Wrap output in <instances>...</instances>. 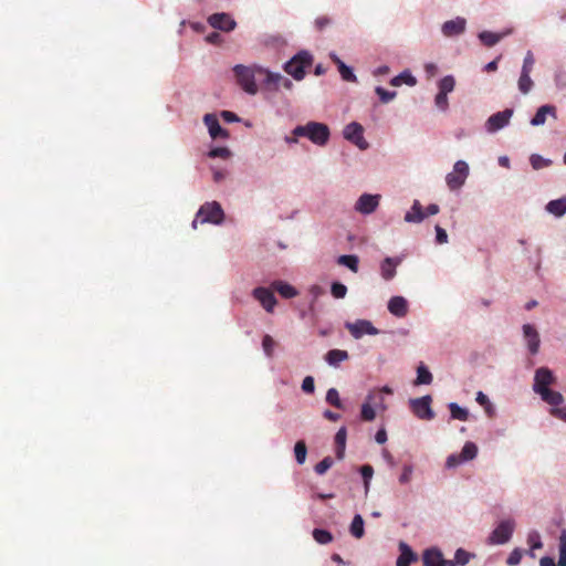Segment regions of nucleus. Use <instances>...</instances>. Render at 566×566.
Instances as JSON below:
<instances>
[{
	"label": "nucleus",
	"mask_w": 566,
	"mask_h": 566,
	"mask_svg": "<svg viewBox=\"0 0 566 566\" xmlns=\"http://www.w3.org/2000/svg\"><path fill=\"white\" fill-rule=\"evenodd\" d=\"M223 218L224 212L219 202H207L200 207L196 219L192 221V228L196 229L199 221L201 223L209 222L213 224H220L223 221Z\"/></svg>",
	"instance_id": "20e7f679"
},
{
	"label": "nucleus",
	"mask_w": 566,
	"mask_h": 566,
	"mask_svg": "<svg viewBox=\"0 0 566 566\" xmlns=\"http://www.w3.org/2000/svg\"><path fill=\"white\" fill-rule=\"evenodd\" d=\"M315 389L314 378L306 376L302 382V390L306 394H313Z\"/></svg>",
	"instance_id": "052dcab7"
},
{
	"label": "nucleus",
	"mask_w": 566,
	"mask_h": 566,
	"mask_svg": "<svg viewBox=\"0 0 566 566\" xmlns=\"http://www.w3.org/2000/svg\"><path fill=\"white\" fill-rule=\"evenodd\" d=\"M412 473H413V468L412 465L410 464H406L403 465L402 468V472L399 476V483L400 484H407L411 481V478H412Z\"/></svg>",
	"instance_id": "603ef678"
},
{
	"label": "nucleus",
	"mask_w": 566,
	"mask_h": 566,
	"mask_svg": "<svg viewBox=\"0 0 566 566\" xmlns=\"http://www.w3.org/2000/svg\"><path fill=\"white\" fill-rule=\"evenodd\" d=\"M252 295L253 297L260 302V304L262 305V307L268 312V313H273L274 311V307L277 303L275 296H274V293H273V290L270 287H255L253 291H252Z\"/></svg>",
	"instance_id": "9b49d317"
},
{
	"label": "nucleus",
	"mask_w": 566,
	"mask_h": 566,
	"mask_svg": "<svg viewBox=\"0 0 566 566\" xmlns=\"http://www.w3.org/2000/svg\"><path fill=\"white\" fill-rule=\"evenodd\" d=\"M259 72L264 73L263 85L266 90L277 91L281 86L285 90H292L293 87L292 81L280 73H273L265 69H259Z\"/></svg>",
	"instance_id": "6e6552de"
},
{
	"label": "nucleus",
	"mask_w": 566,
	"mask_h": 566,
	"mask_svg": "<svg viewBox=\"0 0 566 566\" xmlns=\"http://www.w3.org/2000/svg\"><path fill=\"white\" fill-rule=\"evenodd\" d=\"M361 476L365 481V484H368V481L373 478L374 469L371 465H363L360 469Z\"/></svg>",
	"instance_id": "0e129e2a"
},
{
	"label": "nucleus",
	"mask_w": 566,
	"mask_h": 566,
	"mask_svg": "<svg viewBox=\"0 0 566 566\" xmlns=\"http://www.w3.org/2000/svg\"><path fill=\"white\" fill-rule=\"evenodd\" d=\"M546 210L556 217H563L566 213V197L549 201Z\"/></svg>",
	"instance_id": "bb28decb"
},
{
	"label": "nucleus",
	"mask_w": 566,
	"mask_h": 566,
	"mask_svg": "<svg viewBox=\"0 0 566 566\" xmlns=\"http://www.w3.org/2000/svg\"><path fill=\"white\" fill-rule=\"evenodd\" d=\"M530 161H531L532 167H533L535 170H538V169H542V168H544V167H547V166H549V164H551V160L545 159V158H543L542 156H539V155H537V154H533V155L530 157Z\"/></svg>",
	"instance_id": "79ce46f5"
},
{
	"label": "nucleus",
	"mask_w": 566,
	"mask_h": 566,
	"mask_svg": "<svg viewBox=\"0 0 566 566\" xmlns=\"http://www.w3.org/2000/svg\"><path fill=\"white\" fill-rule=\"evenodd\" d=\"M462 462H463V460L460 454H450L447 458L446 465H447V468H455L457 465H459Z\"/></svg>",
	"instance_id": "e2e57ef3"
},
{
	"label": "nucleus",
	"mask_w": 566,
	"mask_h": 566,
	"mask_svg": "<svg viewBox=\"0 0 566 566\" xmlns=\"http://www.w3.org/2000/svg\"><path fill=\"white\" fill-rule=\"evenodd\" d=\"M476 402H478L480 406L484 407L485 412H486L489 416H491V415L493 413V407H492V405H491V402H490V400H489L488 396H486V395H484L482 391H479V392L476 394Z\"/></svg>",
	"instance_id": "de8ad7c7"
},
{
	"label": "nucleus",
	"mask_w": 566,
	"mask_h": 566,
	"mask_svg": "<svg viewBox=\"0 0 566 566\" xmlns=\"http://www.w3.org/2000/svg\"><path fill=\"white\" fill-rule=\"evenodd\" d=\"M312 62L313 56L306 51H301L285 63L284 71L294 80L301 81L305 76V69L311 66Z\"/></svg>",
	"instance_id": "39448f33"
},
{
	"label": "nucleus",
	"mask_w": 566,
	"mask_h": 566,
	"mask_svg": "<svg viewBox=\"0 0 566 566\" xmlns=\"http://www.w3.org/2000/svg\"><path fill=\"white\" fill-rule=\"evenodd\" d=\"M436 241L439 244H443L448 242V234L443 228L440 226H436Z\"/></svg>",
	"instance_id": "680f3d73"
},
{
	"label": "nucleus",
	"mask_w": 566,
	"mask_h": 566,
	"mask_svg": "<svg viewBox=\"0 0 566 566\" xmlns=\"http://www.w3.org/2000/svg\"><path fill=\"white\" fill-rule=\"evenodd\" d=\"M346 438H347L346 428L345 427L339 428L335 434L336 457L339 460L344 458L345 447H346Z\"/></svg>",
	"instance_id": "cd10ccee"
},
{
	"label": "nucleus",
	"mask_w": 566,
	"mask_h": 566,
	"mask_svg": "<svg viewBox=\"0 0 566 566\" xmlns=\"http://www.w3.org/2000/svg\"><path fill=\"white\" fill-rule=\"evenodd\" d=\"M326 401L329 405L334 406L335 408H338V409L343 408V403H342V400L339 398V394H338L337 389H335V388H331V389L327 390Z\"/></svg>",
	"instance_id": "a19ab883"
},
{
	"label": "nucleus",
	"mask_w": 566,
	"mask_h": 566,
	"mask_svg": "<svg viewBox=\"0 0 566 566\" xmlns=\"http://www.w3.org/2000/svg\"><path fill=\"white\" fill-rule=\"evenodd\" d=\"M271 289L284 298H293L298 295V292L294 286L281 280L273 281L271 283Z\"/></svg>",
	"instance_id": "412c9836"
},
{
	"label": "nucleus",
	"mask_w": 566,
	"mask_h": 566,
	"mask_svg": "<svg viewBox=\"0 0 566 566\" xmlns=\"http://www.w3.org/2000/svg\"><path fill=\"white\" fill-rule=\"evenodd\" d=\"M555 382L556 377L549 368L539 367L535 370L533 390L549 406H560L564 402V396L549 388Z\"/></svg>",
	"instance_id": "f257e3e1"
},
{
	"label": "nucleus",
	"mask_w": 566,
	"mask_h": 566,
	"mask_svg": "<svg viewBox=\"0 0 566 566\" xmlns=\"http://www.w3.org/2000/svg\"><path fill=\"white\" fill-rule=\"evenodd\" d=\"M442 553L437 548L426 549L422 556L424 566H442Z\"/></svg>",
	"instance_id": "393cba45"
},
{
	"label": "nucleus",
	"mask_w": 566,
	"mask_h": 566,
	"mask_svg": "<svg viewBox=\"0 0 566 566\" xmlns=\"http://www.w3.org/2000/svg\"><path fill=\"white\" fill-rule=\"evenodd\" d=\"M478 454V447L473 442H465L460 453L463 462L473 460Z\"/></svg>",
	"instance_id": "473e14b6"
},
{
	"label": "nucleus",
	"mask_w": 566,
	"mask_h": 566,
	"mask_svg": "<svg viewBox=\"0 0 566 566\" xmlns=\"http://www.w3.org/2000/svg\"><path fill=\"white\" fill-rule=\"evenodd\" d=\"M431 396L427 395L420 398L410 400V409L416 417L421 420H431L434 418V412L431 408Z\"/></svg>",
	"instance_id": "0eeeda50"
},
{
	"label": "nucleus",
	"mask_w": 566,
	"mask_h": 566,
	"mask_svg": "<svg viewBox=\"0 0 566 566\" xmlns=\"http://www.w3.org/2000/svg\"><path fill=\"white\" fill-rule=\"evenodd\" d=\"M559 553L566 554V531H563L559 536Z\"/></svg>",
	"instance_id": "774afa93"
},
{
	"label": "nucleus",
	"mask_w": 566,
	"mask_h": 566,
	"mask_svg": "<svg viewBox=\"0 0 566 566\" xmlns=\"http://www.w3.org/2000/svg\"><path fill=\"white\" fill-rule=\"evenodd\" d=\"M434 102L440 109L446 111L449 106L448 94L439 92L436 96Z\"/></svg>",
	"instance_id": "bf43d9fd"
},
{
	"label": "nucleus",
	"mask_w": 566,
	"mask_h": 566,
	"mask_svg": "<svg viewBox=\"0 0 566 566\" xmlns=\"http://www.w3.org/2000/svg\"><path fill=\"white\" fill-rule=\"evenodd\" d=\"M208 156L211 158L228 159L231 156V151L227 147H216L208 153Z\"/></svg>",
	"instance_id": "49530a36"
},
{
	"label": "nucleus",
	"mask_w": 566,
	"mask_h": 566,
	"mask_svg": "<svg viewBox=\"0 0 566 566\" xmlns=\"http://www.w3.org/2000/svg\"><path fill=\"white\" fill-rule=\"evenodd\" d=\"M380 196L364 193L355 203V210L361 214L373 213L379 206Z\"/></svg>",
	"instance_id": "ddd939ff"
},
{
	"label": "nucleus",
	"mask_w": 566,
	"mask_h": 566,
	"mask_svg": "<svg viewBox=\"0 0 566 566\" xmlns=\"http://www.w3.org/2000/svg\"><path fill=\"white\" fill-rule=\"evenodd\" d=\"M345 327L348 329L350 335L359 339L364 335H377L379 331L371 324V322L367 319H357L353 323H346Z\"/></svg>",
	"instance_id": "9d476101"
},
{
	"label": "nucleus",
	"mask_w": 566,
	"mask_h": 566,
	"mask_svg": "<svg viewBox=\"0 0 566 566\" xmlns=\"http://www.w3.org/2000/svg\"><path fill=\"white\" fill-rule=\"evenodd\" d=\"M533 87V81L531 78V73L521 72L518 78V90L523 94H527Z\"/></svg>",
	"instance_id": "c9c22d12"
},
{
	"label": "nucleus",
	"mask_w": 566,
	"mask_h": 566,
	"mask_svg": "<svg viewBox=\"0 0 566 566\" xmlns=\"http://www.w3.org/2000/svg\"><path fill=\"white\" fill-rule=\"evenodd\" d=\"M400 555L397 559V566H410V564L417 560V555L412 552L410 546L403 542L399 544Z\"/></svg>",
	"instance_id": "4be33fe9"
},
{
	"label": "nucleus",
	"mask_w": 566,
	"mask_h": 566,
	"mask_svg": "<svg viewBox=\"0 0 566 566\" xmlns=\"http://www.w3.org/2000/svg\"><path fill=\"white\" fill-rule=\"evenodd\" d=\"M259 66L249 67L242 64H238L233 67V72L238 84L248 94L254 95L258 92V85L255 83V75L263 74L259 72Z\"/></svg>",
	"instance_id": "7ed1b4c3"
},
{
	"label": "nucleus",
	"mask_w": 566,
	"mask_h": 566,
	"mask_svg": "<svg viewBox=\"0 0 566 566\" xmlns=\"http://www.w3.org/2000/svg\"><path fill=\"white\" fill-rule=\"evenodd\" d=\"M388 311L397 317H405L408 314L407 300L402 296H392L388 302Z\"/></svg>",
	"instance_id": "6ab92c4d"
},
{
	"label": "nucleus",
	"mask_w": 566,
	"mask_h": 566,
	"mask_svg": "<svg viewBox=\"0 0 566 566\" xmlns=\"http://www.w3.org/2000/svg\"><path fill=\"white\" fill-rule=\"evenodd\" d=\"M523 334L525 339L527 340L528 350L531 354L535 355L537 354L539 349V335L535 327L531 324H525L523 326Z\"/></svg>",
	"instance_id": "a211bd4d"
},
{
	"label": "nucleus",
	"mask_w": 566,
	"mask_h": 566,
	"mask_svg": "<svg viewBox=\"0 0 566 566\" xmlns=\"http://www.w3.org/2000/svg\"><path fill=\"white\" fill-rule=\"evenodd\" d=\"M337 263L339 265H344L346 268H348L352 272L354 273H357L358 272V264H359V259L357 255H354V254H344V255H340L338 259H337Z\"/></svg>",
	"instance_id": "c85d7f7f"
},
{
	"label": "nucleus",
	"mask_w": 566,
	"mask_h": 566,
	"mask_svg": "<svg viewBox=\"0 0 566 566\" xmlns=\"http://www.w3.org/2000/svg\"><path fill=\"white\" fill-rule=\"evenodd\" d=\"M527 543L531 547V549H539L542 548L543 544L541 541V536L537 532H531L527 536Z\"/></svg>",
	"instance_id": "8fccbe9b"
},
{
	"label": "nucleus",
	"mask_w": 566,
	"mask_h": 566,
	"mask_svg": "<svg viewBox=\"0 0 566 566\" xmlns=\"http://www.w3.org/2000/svg\"><path fill=\"white\" fill-rule=\"evenodd\" d=\"M522 556H523V553L521 549L518 548H515L511 552V554L509 555L507 557V560L506 563L510 565V566H515L517 564H520L521 559H522Z\"/></svg>",
	"instance_id": "6e6d98bb"
},
{
	"label": "nucleus",
	"mask_w": 566,
	"mask_h": 566,
	"mask_svg": "<svg viewBox=\"0 0 566 566\" xmlns=\"http://www.w3.org/2000/svg\"><path fill=\"white\" fill-rule=\"evenodd\" d=\"M469 175V166L463 160H458L453 166V171L449 172L446 177V182L450 190H458L461 188Z\"/></svg>",
	"instance_id": "423d86ee"
},
{
	"label": "nucleus",
	"mask_w": 566,
	"mask_h": 566,
	"mask_svg": "<svg viewBox=\"0 0 566 566\" xmlns=\"http://www.w3.org/2000/svg\"><path fill=\"white\" fill-rule=\"evenodd\" d=\"M455 81L452 75H447L439 81V92L448 94L454 90Z\"/></svg>",
	"instance_id": "58836bf2"
},
{
	"label": "nucleus",
	"mask_w": 566,
	"mask_h": 566,
	"mask_svg": "<svg viewBox=\"0 0 566 566\" xmlns=\"http://www.w3.org/2000/svg\"><path fill=\"white\" fill-rule=\"evenodd\" d=\"M350 534L356 538H361L365 534L364 530V520L363 517L357 514L354 516L350 527H349Z\"/></svg>",
	"instance_id": "7c9ffc66"
},
{
	"label": "nucleus",
	"mask_w": 566,
	"mask_h": 566,
	"mask_svg": "<svg viewBox=\"0 0 566 566\" xmlns=\"http://www.w3.org/2000/svg\"><path fill=\"white\" fill-rule=\"evenodd\" d=\"M551 115L554 119L557 118L556 107L554 105H543L541 106L534 117L531 119V124L533 126L544 125L546 122V116Z\"/></svg>",
	"instance_id": "aec40b11"
},
{
	"label": "nucleus",
	"mask_w": 566,
	"mask_h": 566,
	"mask_svg": "<svg viewBox=\"0 0 566 566\" xmlns=\"http://www.w3.org/2000/svg\"><path fill=\"white\" fill-rule=\"evenodd\" d=\"M467 21L464 18L457 17L453 20L446 21L442 24L441 31L443 35L451 38L459 35L465 31Z\"/></svg>",
	"instance_id": "f3484780"
},
{
	"label": "nucleus",
	"mask_w": 566,
	"mask_h": 566,
	"mask_svg": "<svg viewBox=\"0 0 566 566\" xmlns=\"http://www.w3.org/2000/svg\"><path fill=\"white\" fill-rule=\"evenodd\" d=\"M367 400L375 407L385 410V399L380 391L373 390L368 394Z\"/></svg>",
	"instance_id": "ea45409f"
},
{
	"label": "nucleus",
	"mask_w": 566,
	"mask_h": 566,
	"mask_svg": "<svg viewBox=\"0 0 566 566\" xmlns=\"http://www.w3.org/2000/svg\"><path fill=\"white\" fill-rule=\"evenodd\" d=\"M360 418L364 421H373L376 418L375 407L367 399L361 405Z\"/></svg>",
	"instance_id": "f704fd0d"
},
{
	"label": "nucleus",
	"mask_w": 566,
	"mask_h": 566,
	"mask_svg": "<svg viewBox=\"0 0 566 566\" xmlns=\"http://www.w3.org/2000/svg\"><path fill=\"white\" fill-rule=\"evenodd\" d=\"M449 410H450L451 417L453 419H458V420H461V421H467L468 418H469V411L467 409L460 407L455 402H451L449 405Z\"/></svg>",
	"instance_id": "72a5a7b5"
},
{
	"label": "nucleus",
	"mask_w": 566,
	"mask_h": 566,
	"mask_svg": "<svg viewBox=\"0 0 566 566\" xmlns=\"http://www.w3.org/2000/svg\"><path fill=\"white\" fill-rule=\"evenodd\" d=\"M221 116L226 122H229V123H234V122L239 120V117L230 111H222Z\"/></svg>",
	"instance_id": "69168bd1"
},
{
	"label": "nucleus",
	"mask_w": 566,
	"mask_h": 566,
	"mask_svg": "<svg viewBox=\"0 0 566 566\" xmlns=\"http://www.w3.org/2000/svg\"><path fill=\"white\" fill-rule=\"evenodd\" d=\"M208 23L213 29L224 32H230L237 27V22L231 18V15L224 12L211 14L208 18Z\"/></svg>",
	"instance_id": "4468645a"
},
{
	"label": "nucleus",
	"mask_w": 566,
	"mask_h": 566,
	"mask_svg": "<svg viewBox=\"0 0 566 566\" xmlns=\"http://www.w3.org/2000/svg\"><path fill=\"white\" fill-rule=\"evenodd\" d=\"M203 123L208 127L209 134L213 139L229 137L228 130L220 126L219 120L214 114H206L203 117Z\"/></svg>",
	"instance_id": "dca6fc26"
},
{
	"label": "nucleus",
	"mask_w": 566,
	"mask_h": 566,
	"mask_svg": "<svg viewBox=\"0 0 566 566\" xmlns=\"http://www.w3.org/2000/svg\"><path fill=\"white\" fill-rule=\"evenodd\" d=\"M512 114L513 111L507 108L491 115L486 122L488 132L494 133L505 127L509 124Z\"/></svg>",
	"instance_id": "2eb2a0df"
},
{
	"label": "nucleus",
	"mask_w": 566,
	"mask_h": 566,
	"mask_svg": "<svg viewBox=\"0 0 566 566\" xmlns=\"http://www.w3.org/2000/svg\"><path fill=\"white\" fill-rule=\"evenodd\" d=\"M376 94L379 96L380 101L382 103H389L390 101H392L397 93L395 91L390 92V91H387L385 90L384 87L381 86H377L376 90H375Z\"/></svg>",
	"instance_id": "a18cd8bd"
},
{
	"label": "nucleus",
	"mask_w": 566,
	"mask_h": 566,
	"mask_svg": "<svg viewBox=\"0 0 566 566\" xmlns=\"http://www.w3.org/2000/svg\"><path fill=\"white\" fill-rule=\"evenodd\" d=\"M549 413L553 417L566 422V406L565 407L552 406Z\"/></svg>",
	"instance_id": "4d7b16f0"
},
{
	"label": "nucleus",
	"mask_w": 566,
	"mask_h": 566,
	"mask_svg": "<svg viewBox=\"0 0 566 566\" xmlns=\"http://www.w3.org/2000/svg\"><path fill=\"white\" fill-rule=\"evenodd\" d=\"M432 374L423 364H420L417 368V378L415 380V385H429L432 382Z\"/></svg>",
	"instance_id": "c756f323"
},
{
	"label": "nucleus",
	"mask_w": 566,
	"mask_h": 566,
	"mask_svg": "<svg viewBox=\"0 0 566 566\" xmlns=\"http://www.w3.org/2000/svg\"><path fill=\"white\" fill-rule=\"evenodd\" d=\"M294 454H295L296 462L298 464H303L305 462L306 454H307V448L303 440H300L295 443Z\"/></svg>",
	"instance_id": "4c0bfd02"
},
{
	"label": "nucleus",
	"mask_w": 566,
	"mask_h": 566,
	"mask_svg": "<svg viewBox=\"0 0 566 566\" xmlns=\"http://www.w3.org/2000/svg\"><path fill=\"white\" fill-rule=\"evenodd\" d=\"M314 24L318 31H323L326 27L332 24V19L327 15H322L315 19Z\"/></svg>",
	"instance_id": "13d9d810"
},
{
	"label": "nucleus",
	"mask_w": 566,
	"mask_h": 566,
	"mask_svg": "<svg viewBox=\"0 0 566 566\" xmlns=\"http://www.w3.org/2000/svg\"><path fill=\"white\" fill-rule=\"evenodd\" d=\"M534 63H535V59H534L532 51H527V53L524 57V61H523L521 72L532 73Z\"/></svg>",
	"instance_id": "3c124183"
},
{
	"label": "nucleus",
	"mask_w": 566,
	"mask_h": 566,
	"mask_svg": "<svg viewBox=\"0 0 566 566\" xmlns=\"http://www.w3.org/2000/svg\"><path fill=\"white\" fill-rule=\"evenodd\" d=\"M295 137H306L317 146H325L328 143L331 132L326 124L318 122H308L305 125H298L293 129Z\"/></svg>",
	"instance_id": "f03ea898"
},
{
	"label": "nucleus",
	"mask_w": 566,
	"mask_h": 566,
	"mask_svg": "<svg viewBox=\"0 0 566 566\" xmlns=\"http://www.w3.org/2000/svg\"><path fill=\"white\" fill-rule=\"evenodd\" d=\"M349 357L348 353L343 349H331L325 355V360L334 367H337L339 363L347 360Z\"/></svg>",
	"instance_id": "a878e982"
},
{
	"label": "nucleus",
	"mask_w": 566,
	"mask_h": 566,
	"mask_svg": "<svg viewBox=\"0 0 566 566\" xmlns=\"http://www.w3.org/2000/svg\"><path fill=\"white\" fill-rule=\"evenodd\" d=\"M342 78L347 82H356L357 78L355 74L353 73L352 69L347 66L346 64H342L340 70H338Z\"/></svg>",
	"instance_id": "5fc2aeb1"
},
{
	"label": "nucleus",
	"mask_w": 566,
	"mask_h": 566,
	"mask_svg": "<svg viewBox=\"0 0 566 566\" xmlns=\"http://www.w3.org/2000/svg\"><path fill=\"white\" fill-rule=\"evenodd\" d=\"M313 538L318 543V544H328L333 541V535L331 532L326 531V530H322V528H315L313 531Z\"/></svg>",
	"instance_id": "e433bc0d"
},
{
	"label": "nucleus",
	"mask_w": 566,
	"mask_h": 566,
	"mask_svg": "<svg viewBox=\"0 0 566 566\" xmlns=\"http://www.w3.org/2000/svg\"><path fill=\"white\" fill-rule=\"evenodd\" d=\"M331 293L335 298H344L347 294V287L343 283L334 282L331 286Z\"/></svg>",
	"instance_id": "c03bdc74"
},
{
	"label": "nucleus",
	"mask_w": 566,
	"mask_h": 566,
	"mask_svg": "<svg viewBox=\"0 0 566 566\" xmlns=\"http://www.w3.org/2000/svg\"><path fill=\"white\" fill-rule=\"evenodd\" d=\"M514 521L505 520L502 521L491 533L489 542L491 544H504L510 541L514 531Z\"/></svg>",
	"instance_id": "1a4fd4ad"
},
{
	"label": "nucleus",
	"mask_w": 566,
	"mask_h": 566,
	"mask_svg": "<svg viewBox=\"0 0 566 566\" xmlns=\"http://www.w3.org/2000/svg\"><path fill=\"white\" fill-rule=\"evenodd\" d=\"M333 465V459L325 457L321 462L315 465V472L319 475L326 473V471Z\"/></svg>",
	"instance_id": "09e8293b"
},
{
	"label": "nucleus",
	"mask_w": 566,
	"mask_h": 566,
	"mask_svg": "<svg viewBox=\"0 0 566 566\" xmlns=\"http://www.w3.org/2000/svg\"><path fill=\"white\" fill-rule=\"evenodd\" d=\"M375 440L379 444H384L387 441V432L384 428L376 432Z\"/></svg>",
	"instance_id": "338daca9"
},
{
	"label": "nucleus",
	"mask_w": 566,
	"mask_h": 566,
	"mask_svg": "<svg viewBox=\"0 0 566 566\" xmlns=\"http://www.w3.org/2000/svg\"><path fill=\"white\" fill-rule=\"evenodd\" d=\"M399 259L386 258L380 264V273L384 280L389 281L396 275V268Z\"/></svg>",
	"instance_id": "b1692460"
},
{
	"label": "nucleus",
	"mask_w": 566,
	"mask_h": 566,
	"mask_svg": "<svg viewBox=\"0 0 566 566\" xmlns=\"http://www.w3.org/2000/svg\"><path fill=\"white\" fill-rule=\"evenodd\" d=\"M363 132V126L356 122H353L344 128V137L360 149H366L368 144L364 139Z\"/></svg>",
	"instance_id": "f8f14e48"
},
{
	"label": "nucleus",
	"mask_w": 566,
	"mask_h": 566,
	"mask_svg": "<svg viewBox=\"0 0 566 566\" xmlns=\"http://www.w3.org/2000/svg\"><path fill=\"white\" fill-rule=\"evenodd\" d=\"M275 342L270 335H265L262 339V347L268 357H271L273 355V348H274Z\"/></svg>",
	"instance_id": "864d4df0"
},
{
	"label": "nucleus",
	"mask_w": 566,
	"mask_h": 566,
	"mask_svg": "<svg viewBox=\"0 0 566 566\" xmlns=\"http://www.w3.org/2000/svg\"><path fill=\"white\" fill-rule=\"evenodd\" d=\"M426 218L423 208L419 200H415L411 209L405 214V221L408 223H420Z\"/></svg>",
	"instance_id": "5701e85b"
},
{
	"label": "nucleus",
	"mask_w": 566,
	"mask_h": 566,
	"mask_svg": "<svg viewBox=\"0 0 566 566\" xmlns=\"http://www.w3.org/2000/svg\"><path fill=\"white\" fill-rule=\"evenodd\" d=\"M501 34L493 33L490 31H483L479 34V39L481 40V42L489 48L495 45L501 40Z\"/></svg>",
	"instance_id": "2f4dec72"
},
{
	"label": "nucleus",
	"mask_w": 566,
	"mask_h": 566,
	"mask_svg": "<svg viewBox=\"0 0 566 566\" xmlns=\"http://www.w3.org/2000/svg\"><path fill=\"white\" fill-rule=\"evenodd\" d=\"M472 556L473 555L468 553L467 551L459 548L455 552L454 560H455L457 565L465 566L470 562Z\"/></svg>",
	"instance_id": "37998d69"
}]
</instances>
